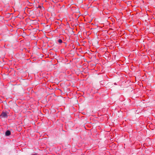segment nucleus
I'll use <instances>...</instances> for the list:
<instances>
[{
	"label": "nucleus",
	"mask_w": 155,
	"mask_h": 155,
	"mask_svg": "<svg viewBox=\"0 0 155 155\" xmlns=\"http://www.w3.org/2000/svg\"><path fill=\"white\" fill-rule=\"evenodd\" d=\"M103 78L102 77H100L96 79L94 81V84L97 85H99L100 84H103Z\"/></svg>",
	"instance_id": "1"
},
{
	"label": "nucleus",
	"mask_w": 155,
	"mask_h": 155,
	"mask_svg": "<svg viewBox=\"0 0 155 155\" xmlns=\"http://www.w3.org/2000/svg\"><path fill=\"white\" fill-rule=\"evenodd\" d=\"M1 116L2 117L6 118L7 117H8V115L7 113L6 112H3L2 113Z\"/></svg>",
	"instance_id": "2"
},
{
	"label": "nucleus",
	"mask_w": 155,
	"mask_h": 155,
	"mask_svg": "<svg viewBox=\"0 0 155 155\" xmlns=\"http://www.w3.org/2000/svg\"><path fill=\"white\" fill-rule=\"evenodd\" d=\"M11 134V132L10 130H8L5 132V135L6 136H9Z\"/></svg>",
	"instance_id": "3"
},
{
	"label": "nucleus",
	"mask_w": 155,
	"mask_h": 155,
	"mask_svg": "<svg viewBox=\"0 0 155 155\" xmlns=\"http://www.w3.org/2000/svg\"><path fill=\"white\" fill-rule=\"evenodd\" d=\"M58 42L60 43H61L63 42L62 40L61 39H59L58 41Z\"/></svg>",
	"instance_id": "4"
},
{
	"label": "nucleus",
	"mask_w": 155,
	"mask_h": 155,
	"mask_svg": "<svg viewBox=\"0 0 155 155\" xmlns=\"http://www.w3.org/2000/svg\"><path fill=\"white\" fill-rule=\"evenodd\" d=\"M41 6H39V5L38 7V8H41Z\"/></svg>",
	"instance_id": "5"
},
{
	"label": "nucleus",
	"mask_w": 155,
	"mask_h": 155,
	"mask_svg": "<svg viewBox=\"0 0 155 155\" xmlns=\"http://www.w3.org/2000/svg\"><path fill=\"white\" fill-rule=\"evenodd\" d=\"M114 84L115 85L117 84H116V83H114Z\"/></svg>",
	"instance_id": "6"
}]
</instances>
